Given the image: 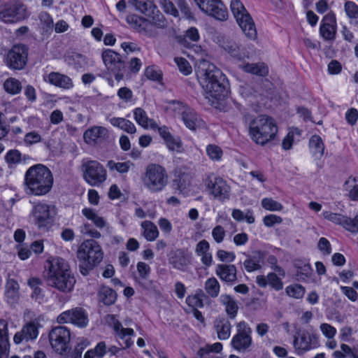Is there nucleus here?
<instances>
[{"label": "nucleus", "instance_id": "nucleus-1", "mask_svg": "<svg viewBox=\"0 0 358 358\" xmlns=\"http://www.w3.org/2000/svg\"><path fill=\"white\" fill-rule=\"evenodd\" d=\"M195 51L201 57L197 64V77L204 90L205 98L214 104L225 95V87L222 83L225 77L213 64L204 59L207 55L205 50L196 46Z\"/></svg>", "mask_w": 358, "mask_h": 358}, {"label": "nucleus", "instance_id": "nucleus-2", "mask_svg": "<svg viewBox=\"0 0 358 358\" xmlns=\"http://www.w3.org/2000/svg\"><path fill=\"white\" fill-rule=\"evenodd\" d=\"M44 278L47 284L62 292H71L76 283L69 263L63 258H49L45 266Z\"/></svg>", "mask_w": 358, "mask_h": 358}, {"label": "nucleus", "instance_id": "nucleus-3", "mask_svg": "<svg viewBox=\"0 0 358 358\" xmlns=\"http://www.w3.org/2000/svg\"><path fill=\"white\" fill-rule=\"evenodd\" d=\"M53 182L51 171L41 164L29 167L24 175V190L27 194L44 196L50 192Z\"/></svg>", "mask_w": 358, "mask_h": 358}, {"label": "nucleus", "instance_id": "nucleus-4", "mask_svg": "<svg viewBox=\"0 0 358 358\" xmlns=\"http://www.w3.org/2000/svg\"><path fill=\"white\" fill-rule=\"evenodd\" d=\"M277 133L276 122L271 117L265 115H258L250 122L249 134L257 144L264 145L273 141Z\"/></svg>", "mask_w": 358, "mask_h": 358}, {"label": "nucleus", "instance_id": "nucleus-5", "mask_svg": "<svg viewBox=\"0 0 358 358\" xmlns=\"http://www.w3.org/2000/svg\"><path fill=\"white\" fill-rule=\"evenodd\" d=\"M77 257L80 261V272L82 275H87L101 262L103 252L97 242L87 240L80 245Z\"/></svg>", "mask_w": 358, "mask_h": 358}, {"label": "nucleus", "instance_id": "nucleus-6", "mask_svg": "<svg viewBox=\"0 0 358 358\" xmlns=\"http://www.w3.org/2000/svg\"><path fill=\"white\" fill-rule=\"evenodd\" d=\"M145 188L152 193L162 192L169 184V175L160 164H150L145 168L142 176Z\"/></svg>", "mask_w": 358, "mask_h": 358}, {"label": "nucleus", "instance_id": "nucleus-7", "mask_svg": "<svg viewBox=\"0 0 358 358\" xmlns=\"http://www.w3.org/2000/svg\"><path fill=\"white\" fill-rule=\"evenodd\" d=\"M230 8L244 34L249 39L255 40L257 33L255 22L242 2L240 0H231Z\"/></svg>", "mask_w": 358, "mask_h": 358}, {"label": "nucleus", "instance_id": "nucleus-8", "mask_svg": "<svg viewBox=\"0 0 358 358\" xmlns=\"http://www.w3.org/2000/svg\"><path fill=\"white\" fill-rule=\"evenodd\" d=\"M55 211L54 206L46 203H36L30 213L33 223L40 229L48 230L54 223Z\"/></svg>", "mask_w": 358, "mask_h": 358}, {"label": "nucleus", "instance_id": "nucleus-9", "mask_svg": "<svg viewBox=\"0 0 358 358\" xmlns=\"http://www.w3.org/2000/svg\"><path fill=\"white\" fill-rule=\"evenodd\" d=\"M235 328L236 334L231 341V348L239 352L248 351L253 344L252 328L244 320L236 322Z\"/></svg>", "mask_w": 358, "mask_h": 358}, {"label": "nucleus", "instance_id": "nucleus-10", "mask_svg": "<svg viewBox=\"0 0 358 358\" xmlns=\"http://www.w3.org/2000/svg\"><path fill=\"white\" fill-rule=\"evenodd\" d=\"M320 345V336L313 328L299 330L294 336L293 346L298 353L317 349Z\"/></svg>", "mask_w": 358, "mask_h": 358}, {"label": "nucleus", "instance_id": "nucleus-11", "mask_svg": "<svg viewBox=\"0 0 358 358\" xmlns=\"http://www.w3.org/2000/svg\"><path fill=\"white\" fill-rule=\"evenodd\" d=\"M82 171L84 180L91 186H99L107 178V172L102 164L94 160L83 163Z\"/></svg>", "mask_w": 358, "mask_h": 358}, {"label": "nucleus", "instance_id": "nucleus-12", "mask_svg": "<svg viewBox=\"0 0 358 358\" xmlns=\"http://www.w3.org/2000/svg\"><path fill=\"white\" fill-rule=\"evenodd\" d=\"M204 184L215 199L221 201L229 199L231 188L222 178L209 173L204 178Z\"/></svg>", "mask_w": 358, "mask_h": 358}, {"label": "nucleus", "instance_id": "nucleus-13", "mask_svg": "<svg viewBox=\"0 0 358 358\" xmlns=\"http://www.w3.org/2000/svg\"><path fill=\"white\" fill-rule=\"evenodd\" d=\"M71 340L69 329L63 326H57L52 329L49 333V341L52 348L58 354L64 355L69 350Z\"/></svg>", "mask_w": 358, "mask_h": 358}, {"label": "nucleus", "instance_id": "nucleus-14", "mask_svg": "<svg viewBox=\"0 0 358 358\" xmlns=\"http://www.w3.org/2000/svg\"><path fill=\"white\" fill-rule=\"evenodd\" d=\"M28 52L29 49L25 45H14L7 52L4 62L10 69L22 70L27 64Z\"/></svg>", "mask_w": 358, "mask_h": 358}, {"label": "nucleus", "instance_id": "nucleus-15", "mask_svg": "<svg viewBox=\"0 0 358 358\" xmlns=\"http://www.w3.org/2000/svg\"><path fill=\"white\" fill-rule=\"evenodd\" d=\"M175 112L189 129L196 131L206 127L205 122L188 106L178 103L175 108Z\"/></svg>", "mask_w": 358, "mask_h": 358}, {"label": "nucleus", "instance_id": "nucleus-16", "mask_svg": "<svg viewBox=\"0 0 358 358\" xmlns=\"http://www.w3.org/2000/svg\"><path fill=\"white\" fill-rule=\"evenodd\" d=\"M127 20L134 29L148 37H155L157 35V27L158 28L165 27L164 21L161 20L157 24L137 15L128 16Z\"/></svg>", "mask_w": 358, "mask_h": 358}, {"label": "nucleus", "instance_id": "nucleus-17", "mask_svg": "<svg viewBox=\"0 0 358 358\" xmlns=\"http://www.w3.org/2000/svg\"><path fill=\"white\" fill-rule=\"evenodd\" d=\"M27 17V8L18 2L0 6V20L7 23H14Z\"/></svg>", "mask_w": 358, "mask_h": 358}, {"label": "nucleus", "instance_id": "nucleus-18", "mask_svg": "<svg viewBox=\"0 0 358 358\" xmlns=\"http://www.w3.org/2000/svg\"><path fill=\"white\" fill-rule=\"evenodd\" d=\"M57 320L59 324L71 323L80 328L85 327L89 322L87 314L81 308H76L62 313Z\"/></svg>", "mask_w": 358, "mask_h": 358}, {"label": "nucleus", "instance_id": "nucleus-19", "mask_svg": "<svg viewBox=\"0 0 358 358\" xmlns=\"http://www.w3.org/2000/svg\"><path fill=\"white\" fill-rule=\"evenodd\" d=\"M199 8L205 13L219 20L227 19V8L220 0H194Z\"/></svg>", "mask_w": 358, "mask_h": 358}, {"label": "nucleus", "instance_id": "nucleus-20", "mask_svg": "<svg viewBox=\"0 0 358 358\" xmlns=\"http://www.w3.org/2000/svg\"><path fill=\"white\" fill-rule=\"evenodd\" d=\"M108 322L110 325L113 327V329L118 338L124 341V348H130L133 345L134 342L130 338H127V336H134V331L130 328H124L121 322L113 315L108 316Z\"/></svg>", "mask_w": 358, "mask_h": 358}, {"label": "nucleus", "instance_id": "nucleus-21", "mask_svg": "<svg viewBox=\"0 0 358 358\" xmlns=\"http://www.w3.org/2000/svg\"><path fill=\"white\" fill-rule=\"evenodd\" d=\"M38 335V323L30 322L23 326L20 331L17 332L13 338L16 344L22 341H29L35 340Z\"/></svg>", "mask_w": 358, "mask_h": 358}, {"label": "nucleus", "instance_id": "nucleus-22", "mask_svg": "<svg viewBox=\"0 0 358 358\" xmlns=\"http://www.w3.org/2000/svg\"><path fill=\"white\" fill-rule=\"evenodd\" d=\"M101 57L108 70L112 72L121 71L124 68L120 55L116 52L108 49L102 52Z\"/></svg>", "mask_w": 358, "mask_h": 358}, {"label": "nucleus", "instance_id": "nucleus-23", "mask_svg": "<svg viewBox=\"0 0 358 358\" xmlns=\"http://www.w3.org/2000/svg\"><path fill=\"white\" fill-rule=\"evenodd\" d=\"M157 131L169 150L176 151L177 152H181L182 151V143L180 138L173 136L167 127H160L158 128Z\"/></svg>", "mask_w": 358, "mask_h": 358}, {"label": "nucleus", "instance_id": "nucleus-24", "mask_svg": "<svg viewBox=\"0 0 358 358\" xmlns=\"http://www.w3.org/2000/svg\"><path fill=\"white\" fill-rule=\"evenodd\" d=\"M215 274L227 283L233 284L237 279V269L233 264H217Z\"/></svg>", "mask_w": 358, "mask_h": 358}, {"label": "nucleus", "instance_id": "nucleus-25", "mask_svg": "<svg viewBox=\"0 0 358 358\" xmlns=\"http://www.w3.org/2000/svg\"><path fill=\"white\" fill-rule=\"evenodd\" d=\"M44 80L54 86L65 90H69L73 87L71 78L58 72H51L44 78Z\"/></svg>", "mask_w": 358, "mask_h": 358}, {"label": "nucleus", "instance_id": "nucleus-26", "mask_svg": "<svg viewBox=\"0 0 358 358\" xmlns=\"http://www.w3.org/2000/svg\"><path fill=\"white\" fill-rule=\"evenodd\" d=\"M108 130L101 126H95L84 133L83 138L85 141L88 144L95 143L99 140H102L108 136Z\"/></svg>", "mask_w": 358, "mask_h": 358}, {"label": "nucleus", "instance_id": "nucleus-27", "mask_svg": "<svg viewBox=\"0 0 358 358\" xmlns=\"http://www.w3.org/2000/svg\"><path fill=\"white\" fill-rule=\"evenodd\" d=\"M214 329L219 340H227L231 336V324L230 322L224 317L217 318L214 321Z\"/></svg>", "mask_w": 358, "mask_h": 358}, {"label": "nucleus", "instance_id": "nucleus-28", "mask_svg": "<svg viewBox=\"0 0 358 358\" xmlns=\"http://www.w3.org/2000/svg\"><path fill=\"white\" fill-rule=\"evenodd\" d=\"M134 120L142 127L145 129H157V124L148 117L146 112L141 108H136L133 110Z\"/></svg>", "mask_w": 358, "mask_h": 358}, {"label": "nucleus", "instance_id": "nucleus-29", "mask_svg": "<svg viewBox=\"0 0 358 358\" xmlns=\"http://www.w3.org/2000/svg\"><path fill=\"white\" fill-rule=\"evenodd\" d=\"M220 302L224 306L225 312L230 319L237 315L238 305L237 301L231 295L223 294L220 296Z\"/></svg>", "mask_w": 358, "mask_h": 358}, {"label": "nucleus", "instance_id": "nucleus-30", "mask_svg": "<svg viewBox=\"0 0 358 358\" xmlns=\"http://www.w3.org/2000/svg\"><path fill=\"white\" fill-rule=\"evenodd\" d=\"M8 323L0 320V358H6L8 351Z\"/></svg>", "mask_w": 358, "mask_h": 358}, {"label": "nucleus", "instance_id": "nucleus-31", "mask_svg": "<svg viewBox=\"0 0 358 358\" xmlns=\"http://www.w3.org/2000/svg\"><path fill=\"white\" fill-rule=\"evenodd\" d=\"M141 234L148 241H154L159 236V231L157 226L149 220H145L141 224Z\"/></svg>", "mask_w": 358, "mask_h": 358}, {"label": "nucleus", "instance_id": "nucleus-32", "mask_svg": "<svg viewBox=\"0 0 358 358\" xmlns=\"http://www.w3.org/2000/svg\"><path fill=\"white\" fill-rule=\"evenodd\" d=\"M31 159V158L29 155H22L17 150H10L6 153L5 156V160L9 164V166L20 164H27Z\"/></svg>", "mask_w": 358, "mask_h": 358}, {"label": "nucleus", "instance_id": "nucleus-33", "mask_svg": "<svg viewBox=\"0 0 358 358\" xmlns=\"http://www.w3.org/2000/svg\"><path fill=\"white\" fill-rule=\"evenodd\" d=\"M169 263L173 268L185 271V268L189 264V257L182 251L176 252L169 259Z\"/></svg>", "mask_w": 358, "mask_h": 358}, {"label": "nucleus", "instance_id": "nucleus-34", "mask_svg": "<svg viewBox=\"0 0 358 358\" xmlns=\"http://www.w3.org/2000/svg\"><path fill=\"white\" fill-rule=\"evenodd\" d=\"M109 122L115 127L130 134H135L136 128L134 124L129 120L124 117H112L108 119Z\"/></svg>", "mask_w": 358, "mask_h": 358}, {"label": "nucleus", "instance_id": "nucleus-35", "mask_svg": "<svg viewBox=\"0 0 358 358\" xmlns=\"http://www.w3.org/2000/svg\"><path fill=\"white\" fill-rule=\"evenodd\" d=\"M135 8L148 16L154 13L155 6L152 0H130Z\"/></svg>", "mask_w": 358, "mask_h": 358}, {"label": "nucleus", "instance_id": "nucleus-36", "mask_svg": "<svg viewBox=\"0 0 358 358\" xmlns=\"http://www.w3.org/2000/svg\"><path fill=\"white\" fill-rule=\"evenodd\" d=\"M241 69L246 73H252L259 76H266L268 73V67L264 63H247L242 65Z\"/></svg>", "mask_w": 358, "mask_h": 358}, {"label": "nucleus", "instance_id": "nucleus-37", "mask_svg": "<svg viewBox=\"0 0 358 358\" xmlns=\"http://www.w3.org/2000/svg\"><path fill=\"white\" fill-rule=\"evenodd\" d=\"M207 299L208 296L201 289H199L194 295L186 298V303L195 309L201 308L204 306V300Z\"/></svg>", "mask_w": 358, "mask_h": 358}, {"label": "nucleus", "instance_id": "nucleus-38", "mask_svg": "<svg viewBox=\"0 0 358 358\" xmlns=\"http://www.w3.org/2000/svg\"><path fill=\"white\" fill-rule=\"evenodd\" d=\"M206 294L211 298L218 296L220 291V285L215 277L208 278L204 283Z\"/></svg>", "mask_w": 358, "mask_h": 358}, {"label": "nucleus", "instance_id": "nucleus-39", "mask_svg": "<svg viewBox=\"0 0 358 358\" xmlns=\"http://www.w3.org/2000/svg\"><path fill=\"white\" fill-rule=\"evenodd\" d=\"M28 285L32 289L31 298L39 303L43 300L44 294L40 286L42 282L39 278H31L28 280Z\"/></svg>", "mask_w": 358, "mask_h": 358}, {"label": "nucleus", "instance_id": "nucleus-40", "mask_svg": "<svg viewBox=\"0 0 358 358\" xmlns=\"http://www.w3.org/2000/svg\"><path fill=\"white\" fill-rule=\"evenodd\" d=\"M220 45L232 57L241 59V47L236 42L230 40H224L222 42H220Z\"/></svg>", "mask_w": 358, "mask_h": 358}, {"label": "nucleus", "instance_id": "nucleus-41", "mask_svg": "<svg viewBox=\"0 0 358 358\" xmlns=\"http://www.w3.org/2000/svg\"><path fill=\"white\" fill-rule=\"evenodd\" d=\"M150 270V266L145 262H140L137 264V271L142 280L140 283L145 289H149L151 285V282L147 280Z\"/></svg>", "mask_w": 358, "mask_h": 358}, {"label": "nucleus", "instance_id": "nucleus-42", "mask_svg": "<svg viewBox=\"0 0 358 358\" xmlns=\"http://www.w3.org/2000/svg\"><path fill=\"white\" fill-rule=\"evenodd\" d=\"M99 295L100 300L107 306L114 303L116 300V293L115 291L106 286L101 287Z\"/></svg>", "mask_w": 358, "mask_h": 358}, {"label": "nucleus", "instance_id": "nucleus-43", "mask_svg": "<svg viewBox=\"0 0 358 358\" xmlns=\"http://www.w3.org/2000/svg\"><path fill=\"white\" fill-rule=\"evenodd\" d=\"M344 10L350 23L358 25V6L353 1H348L344 5Z\"/></svg>", "mask_w": 358, "mask_h": 358}, {"label": "nucleus", "instance_id": "nucleus-44", "mask_svg": "<svg viewBox=\"0 0 358 358\" xmlns=\"http://www.w3.org/2000/svg\"><path fill=\"white\" fill-rule=\"evenodd\" d=\"M309 146L314 155L322 157L324 151V145L321 137L318 135H313L309 141Z\"/></svg>", "mask_w": 358, "mask_h": 358}, {"label": "nucleus", "instance_id": "nucleus-45", "mask_svg": "<svg viewBox=\"0 0 358 358\" xmlns=\"http://www.w3.org/2000/svg\"><path fill=\"white\" fill-rule=\"evenodd\" d=\"M83 215L99 228H103L106 222L102 217H100L93 209L85 208L82 210Z\"/></svg>", "mask_w": 358, "mask_h": 358}, {"label": "nucleus", "instance_id": "nucleus-46", "mask_svg": "<svg viewBox=\"0 0 358 358\" xmlns=\"http://www.w3.org/2000/svg\"><path fill=\"white\" fill-rule=\"evenodd\" d=\"M358 178L350 177L344 184L345 189L348 191V195L351 200L358 201Z\"/></svg>", "mask_w": 358, "mask_h": 358}, {"label": "nucleus", "instance_id": "nucleus-47", "mask_svg": "<svg viewBox=\"0 0 358 358\" xmlns=\"http://www.w3.org/2000/svg\"><path fill=\"white\" fill-rule=\"evenodd\" d=\"M231 216L238 222L245 220L248 224H252L255 221V218L253 215V211L249 209L247 210L245 213L243 212L240 209H234L231 213Z\"/></svg>", "mask_w": 358, "mask_h": 358}, {"label": "nucleus", "instance_id": "nucleus-48", "mask_svg": "<svg viewBox=\"0 0 358 358\" xmlns=\"http://www.w3.org/2000/svg\"><path fill=\"white\" fill-rule=\"evenodd\" d=\"M133 164L130 161L124 162H115L113 160L108 161L107 167L110 171H116L120 173H126L129 171Z\"/></svg>", "mask_w": 358, "mask_h": 358}, {"label": "nucleus", "instance_id": "nucleus-49", "mask_svg": "<svg viewBox=\"0 0 358 358\" xmlns=\"http://www.w3.org/2000/svg\"><path fill=\"white\" fill-rule=\"evenodd\" d=\"M3 87L8 93L11 94H17L22 90L20 82L14 78L7 79L3 83Z\"/></svg>", "mask_w": 358, "mask_h": 358}, {"label": "nucleus", "instance_id": "nucleus-50", "mask_svg": "<svg viewBox=\"0 0 358 358\" xmlns=\"http://www.w3.org/2000/svg\"><path fill=\"white\" fill-rule=\"evenodd\" d=\"M222 350V344L220 343H215L213 345H206L205 348H201L198 352L200 358H208L210 357V353L212 352L219 353Z\"/></svg>", "mask_w": 358, "mask_h": 358}, {"label": "nucleus", "instance_id": "nucleus-51", "mask_svg": "<svg viewBox=\"0 0 358 358\" xmlns=\"http://www.w3.org/2000/svg\"><path fill=\"white\" fill-rule=\"evenodd\" d=\"M323 217L336 224L341 225L344 227V225L345 224V222L347 220V216H345L343 215L339 214V213H334L330 211H324L322 213Z\"/></svg>", "mask_w": 358, "mask_h": 358}, {"label": "nucleus", "instance_id": "nucleus-52", "mask_svg": "<svg viewBox=\"0 0 358 358\" xmlns=\"http://www.w3.org/2000/svg\"><path fill=\"white\" fill-rule=\"evenodd\" d=\"M320 32L324 39L331 41L334 39L336 33V26L328 24H322Z\"/></svg>", "mask_w": 358, "mask_h": 358}, {"label": "nucleus", "instance_id": "nucleus-53", "mask_svg": "<svg viewBox=\"0 0 358 358\" xmlns=\"http://www.w3.org/2000/svg\"><path fill=\"white\" fill-rule=\"evenodd\" d=\"M285 291L289 296L295 299H301L305 294V289L299 284L289 285L286 287Z\"/></svg>", "mask_w": 358, "mask_h": 358}, {"label": "nucleus", "instance_id": "nucleus-54", "mask_svg": "<svg viewBox=\"0 0 358 358\" xmlns=\"http://www.w3.org/2000/svg\"><path fill=\"white\" fill-rule=\"evenodd\" d=\"M206 153L208 157L213 161H220L223 152L220 147L214 144H210L206 146Z\"/></svg>", "mask_w": 358, "mask_h": 358}, {"label": "nucleus", "instance_id": "nucleus-55", "mask_svg": "<svg viewBox=\"0 0 358 358\" xmlns=\"http://www.w3.org/2000/svg\"><path fill=\"white\" fill-rule=\"evenodd\" d=\"M262 206L269 211H280L283 208V206L278 201L272 198H264L261 201Z\"/></svg>", "mask_w": 358, "mask_h": 358}, {"label": "nucleus", "instance_id": "nucleus-56", "mask_svg": "<svg viewBox=\"0 0 358 358\" xmlns=\"http://www.w3.org/2000/svg\"><path fill=\"white\" fill-rule=\"evenodd\" d=\"M247 259L243 262V266L246 271L250 273L261 268L259 260L256 257L247 256Z\"/></svg>", "mask_w": 358, "mask_h": 358}, {"label": "nucleus", "instance_id": "nucleus-57", "mask_svg": "<svg viewBox=\"0 0 358 358\" xmlns=\"http://www.w3.org/2000/svg\"><path fill=\"white\" fill-rule=\"evenodd\" d=\"M68 62L71 65H73L75 68H81L86 64L85 57L79 53H73L68 57Z\"/></svg>", "mask_w": 358, "mask_h": 358}, {"label": "nucleus", "instance_id": "nucleus-58", "mask_svg": "<svg viewBox=\"0 0 358 358\" xmlns=\"http://www.w3.org/2000/svg\"><path fill=\"white\" fill-rule=\"evenodd\" d=\"M174 60L182 73L187 76L192 73V66L187 59L182 57H176Z\"/></svg>", "mask_w": 358, "mask_h": 358}, {"label": "nucleus", "instance_id": "nucleus-59", "mask_svg": "<svg viewBox=\"0 0 358 358\" xmlns=\"http://www.w3.org/2000/svg\"><path fill=\"white\" fill-rule=\"evenodd\" d=\"M160 5L165 13L174 17H179V11L173 1L170 0H161Z\"/></svg>", "mask_w": 358, "mask_h": 358}, {"label": "nucleus", "instance_id": "nucleus-60", "mask_svg": "<svg viewBox=\"0 0 358 358\" xmlns=\"http://www.w3.org/2000/svg\"><path fill=\"white\" fill-rule=\"evenodd\" d=\"M268 283L276 291H280L283 288V284L281 279L274 273H269L267 275Z\"/></svg>", "mask_w": 358, "mask_h": 358}, {"label": "nucleus", "instance_id": "nucleus-61", "mask_svg": "<svg viewBox=\"0 0 358 358\" xmlns=\"http://www.w3.org/2000/svg\"><path fill=\"white\" fill-rule=\"evenodd\" d=\"M216 257L220 262H232L236 258V255L234 252H227L220 249L217 251Z\"/></svg>", "mask_w": 358, "mask_h": 358}, {"label": "nucleus", "instance_id": "nucleus-62", "mask_svg": "<svg viewBox=\"0 0 358 358\" xmlns=\"http://www.w3.org/2000/svg\"><path fill=\"white\" fill-rule=\"evenodd\" d=\"M212 236L217 243H221L224 240L226 231L221 225H217L212 230Z\"/></svg>", "mask_w": 358, "mask_h": 358}, {"label": "nucleus", "instance_id": "nucleus-63", "mask_svg": "<svg viewBox=\"0 0 358 358\" xmlns=\"http://www.w3.org/2000/svg\"><path fill=\"white\" fill-rule=\"evenodd\" d=\"M322 334L328 339H332L337 333L336 328L328 323H322L320 326Z\"/></svg>", "mask_w": 358, "mask_h": 358}, {"label": "nucleus", "instance_id": "nucleus-64", "mask_svg": "<svg viewBox=\"0 0 358 358\" xmlns=\"http://www.w3.org/2000/svg\"><path fill=\"white\" fill-rule=\"evenodd\" d=\"M282 222V219L276 215L270 214L266 215L263 218V223L267 227H272L275 224H281Z\"/></svg>", "mask_w": 358, "mask_h": 358}]
</instances>
